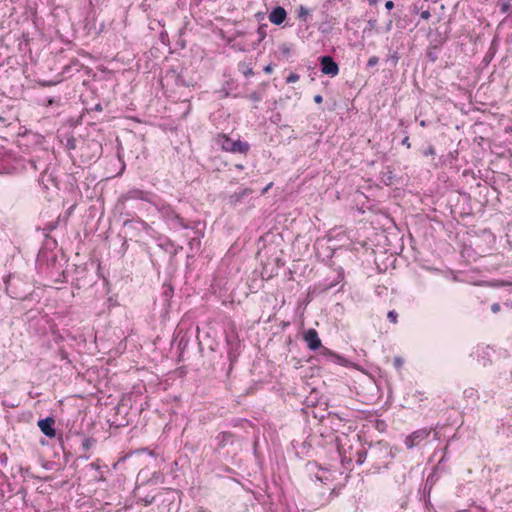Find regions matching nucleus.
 <instances>
[{"label":"nucleus","mask_w":512,"mask_h":512,"mask_svg":"<svg viewBox=\"0 0 512 512\" xmlns=\"http://www.w3.org/2000/svg\"><path fill=\"white\" fill-rule=\"evenodd\" d=\"M379 62V58L377 56H371L367 61V68H372L376 66Z\"/></svg>","instance_id":"obj_41"},{"label":"nucleus","mask_w":512,"mask_h":512,"mask_svg":"<svg viewBox=\"0 0 512 512\" xmlns=\"http://www.w3.org/2000/svg\"><path fill=\"white\" fill-rule=\"evenodd\" d=\"M66 147H67V149H69V150H74V149L76 148V139H75L73 136H71V137H69V138L67 139V141H66Z\"/></svg>","instance_id":"obj_39"},{"label":"nucleus","mask_w":512,"mask_h":512,"mask_svg":"<svg viewBox=\"0 0 512 512\" xmlns=\"http://www.w3.org/2000/svg\"><path fill=\"white\" fill-rule=\"evenodd\" d=\"M21 494L22 496V499L24 500L26 495H27V489L25 487H21L18 491H17V495Z\"/></svg>","instance_id":"obj_50"},{"label":"nucleus","mask_w":512,"mask_h":512,"mask_svg":"<svg viewBox=\"0 0 512 512\" xmlns=\"http://www.w3.org/2000/svg\"><path fill=\"white\" fill-rule=\"evenodd\" d=\"M149 195L150 193L141 189H131L125 194L122 195L123 200H142V201H149Z\"/></svg>","instance_id":"obj_17"},{"label":"nucleus","mask_w":512,"mask_h":512,"mask_svg":"<svg viewBox=\"0 0 512 512\" xmlns=\"http://www.w3.org/2000/svg\"><path fill=\"white\" fill-rule=\"evenodd\" d=\"M314 102L317 104H321L323 102V97L320 94L314 96Z\"/></svg>","instance_id":"obj_55"},{"label":"nucleus","mask_w":512,"mask_h":512,"mask_svg":"<svg viewBox=\"0 0 512 512\" xmlns=\"http://www.w3.org/2000/svg\"><path fill=\"white\" fill-rule=\"evenodd\" d=\"M303 340L306 342L307 347L311 351H319V356L325 358L327 361L340 363L344 361V358L337 355L333 351L322 345L321 339L319 338L318 332L309 328L303 332Z\"/></svg>","instance_id":"obj_2"},{"label":"nucleus","mask_w":512,"mask_h":512,"mask_svg":"<svg viewBox=\"0 0 512 512\" xmlns=\"http://www.w3.org/2000/svg\"><path fill=\"white\" fill-rule=\"evenodd\" d=\"M238 70L243 73L245 77H249L254 75L253 68L250 66V64L246 62H239L238 63Z\"/></svg>","instance_id":"obj_30"},{"label":"nucleus","mask_w":512,"mask_h":512,"mask_svg":"<svg viewBox=\"0 0 512 512\" xmlns=\"http://www.w3.org/2000/svg\"><path fill=\"white\" fill-rule=\"evenodd\" d=\"M477 39H478V36L474 37L473 35H466L461 43V47H462L463 51L468 53L469 46L476 45Z\"/></svg>","instance_id":"obj_28"},{"label":"nucleus","mask_w":512,"mask_h":512,"mask_svg":"<svg viewBox=\"0 0 512 512\" xmlns=\"http://www.w3.org/2000/svg\"><path fill=\"white\" fill-rule=\"evenodd\" d=\"M54 424L55 418L53 416L39 419L37 422L40 431L48 438H55L57 435Z\"/></svg>","instance_id":"obj_8"},{"label":"nucleus","mask_w":512,"mask_h":512,"mask_svg":"<svg viewBox=\"0 0 512 512\" xmlns=\"http://www.w3.org/2000/svg\"><path fill=\"white\" fill-rule=\"evenodd\" d=\"M43 166H45V168L42 171L41 177L39 179L40 184H42L45 189H49L50 186L58 187L56 178L52 175V173H48V167L46 164L43 163Z\"/></svg>","instance_id":"obj_18"},{"label":"nucleus","mask_w":512,"mask_h":512,"mask_svg":"<svg viewBox=\"0 0 512 512\" xmlns=\"http://www.w3.org/2000/svg\"><path fill=\"white\" fill-rule=\"evenodd\" d=\"M157 245L162 250L169 253L171 257H174L179 249H182V247L175 248L174 243L169 238H159Z\"/></svg>","instance_id":"obj_20"},{"label":"nucleus","mask_w":512,"mask_h":512,"mask_svg":"<svg viewBox=\"0 0 512 512\" xmlns=\"http://www.w3.org/2000/svg\"><path fill=\"white\" fill-rule=\"evenodd\" d=\"M471 274L469 271L463 272V281L469 282L472 285H480V271L477 268L471 269Z\"/></svg>","instance_id":"obj_23"},{"label":"nucleus","mask_w":512,"mask_h":512,"mask_svg":"<svg viewBox=\"0 0 512 512\" xmlns=\"http://www.w3.org/2000/svg\"><path fill=\"white\" fill-rule=\"evenodd\" d=\"M6 293L13 299H18L23 303V309H25L24 317L30 321L41 314L42 309L29 306L27 303L39 304L41 301V295L33 290L27 293L25 289L27 284L18 276L9 274L4 278Z\"/></svg>","instance_id":"obj_1"},{"label":"nucleus","mask_w":512,"mask_h":512,"mask_svg":"<svg viewBox=\"0 0 512 512\" xmlns=\"http://www.w3.org/2000/svg\"><path fill=\"white\" fill-rule=\"evenodd\" d=\"M392 59L394 60V63L396 64V63H397V61H398V59H399L398 54H397V53H394V54L392 55Z\"/></svg>","instance_id":"obj_64"},{"label":"nucleus","mask_w":512,"mask_h":512,"mask_svg":"<svg viewBox=\"0 0 512 512\" xmlns=\"http://www.w3.org/2000/svg\"><path fill=\"white\" fill-rule=\"evenodd\" d=\"M352 460H353V457H352V456H350V457H349V459H348L346 456H343V458H342V462H343V463H344V462H351Z\"/></svg>","instance_id":"obj_62"},{"label":"nucleus","mask_w":512,"mask_h":512,"mask_svg":"<svg viewBox=\"0 0 512 512\" xmlns=\"http://www.w3.org/2000/svg\"><path fill=\"white\" fill-rule=\"evenodd\" d=\"M95 443L96 440L92 437L84 438L82 441V449L88 451Z\"/></svg>","instance_id":"obj_34"},{"label":"nucleus","mask_w":512,"mask_h":512,"mask_svg":"<svg viewBox=\"0 0 512 512\" xmlns=\"http://www.w3.org/2000/svg\"><path fill=\"white\" fill-rule=\"evenodd\" d=\"M60 99L58 98L57 100H55L54 98H46L44 101H43V104L46 105V106H49V105H52L53 103H59Z\"/></svg>","instance_id":"obj_46"},{"label":"nucleus","mask_w":512,"mask_h":512,"mask_svg":"<svg viewBox=\"0 0 512 512\" xmlns=\"http://www.w3.org/2000/svg\"><path fill=\"white\" fill-rule=\"evenodd\" d=\"M235 435L229 431L220 432L217 437V447L219 449L225 448L228 445H232L235 441Z\"/></svg>","instance_id":"obj_19"},{"label":"nucleus","mask_w":512,"mask_h":512,"mask_svg":"<svg viewBox=\"0 0 512 512\" xmlns=\"http://www.w3.org/2000/svg\"><path fill=\"white\" fill-rule=\"evenodd\" d=\"M195 230V234H197L195 237L191 238L189 240V247L191 250H194V249H199L200 248V232L196 229Z\"/></svg>","instance_id":"obj_31"},{"label":"nucleus","mask_w":512,"mask_h":512,"mask_svg":"<svg viewBox=\"0 0 512 512\" xmlns=\"http://www.w3.org/2000/svg\"><path fill=\"white\" fill-rule=\"evenodd\" d=\"M319 64L321 72L324 75L335 77L339 73V65L330 55H323L319 57Z\"/></svg>","instance_id":"obj_6"},{"label":"nucleus","mask_w":512,"mask_h":512,"mask_svg":"<svg viewBox=\"0 0 512 512\" xmlns=\"http://www.w3.org/2000/svg\"><path fill=\"white\" fill-rule=\"evenodd\" d=\"M431 429L422 428L412 432L406 437L404 444L407 449H412L418 446L424 439L430 435Z\"/></svg>","instance_id":"obj_7"},{"label":"nucleus","mask_w":512,"mask_h":512,"mask_svg":"<svg viewBox=\"0 0 512 512\" xmlns=\"http://www.w3.org/2000/svg\"><path fill=\"white\" fill-rule=\"evenodd\" d=\"M424 393H422L421 391H416L415 393H413V397H419L418 401H423L425 399H427V397H423Z\"/></svg>","instance_id":"obj_49"},{"label":"nucleus","mask_w":512,"mask_h":512,"mask_svg":"<svg viewBox=\"0 0 512 512\" xmlns=\"http://www.w3.org/2000/svg\"><path fill=\"white\" fill-rule=\"evenodd\" d=\"M370 448V457L374 460L380 459L383 456L392 457V453L389 450V445L386 442H377L376 444H371Z\"/></svg>","instance_id":"obj_9"},{"label":"nucleus","mask_w":512,"mask_h":512,"mask_svg":"<svg viewBox=\"0 0 512 512\" xmlns=\"http://www.w3.org/2000/svg\"><path fill=\"white\" fill-rule=\"evenodd\" d=\"M174 295V287L170 283H164L162 285L160 301L163 310L168 311L171 306V299Z\"/></svg>","instance_id":"obj_12"},{"label":"nucleus","mask_w":512,"mask_h":512,"mask_svg":"<svg viewBox=\"0 0 512 512\" xmlns=\"http://www.w3.org/2000/svg\"><path fill=\"white\" fill-rule=\"evenodd\" d=\"M256 33L258 35V38H257L256 41L253 42V44H252L253 48H256L265 39V37L267 35V25L266 24H261L257 28Z\"/></svg>","instance_id":"obj_24"},{"label":"nucleus","mask_w":512,"mask_h":512,"mask_svg":"<svg viewBox=\"0 0 512 512\" xmlns=\"http://www.w3.org/2000/svg\"><path fill=\"white\" fill-rule=\"evenodd\" d=\"M438 49H432V46L430 45L427 51V58L431 62H436L438 59L437 51Z\"/></svg>","instance_id":"obj_35"},{"label":"nucleus","mask_w":512,"mask_h":512,"mask_svg":"<svg viewBox=\"0 0 512 512\" xmlns=\"http://www.w3.org/2000/svg\"><path fill=\"white\" fill-rule=\"evenodd\" d=\"M86 272V267H77L75 270L76 277L74 278L73 285L78 288H84L86 286H91L93 283V277L90 279L87 278L86 275H84Z\"/></svg>","instance_id":"obj_13"},{"label":"nucleus","mask_w":512,"mask_h":512,"mask_svg":"<svg viewBox=\"0 0 512 512\" xmlns=\"http://www.w3.org/2000/svg\"><path fill=\"white\" fill-rule=\"evenodd\" d=\"M343 278H344V271L341 268L339 273H338V275H337V279L336 280L331 281L329 283H327V282L320 283L317 287H315V290H318L319 293L327 292L330 289H332L333 287H335L340 281H342Z\"/></svg>","instance_id":"obj_22"},{"label":"nucleus","mask_w":512,"mask_h":512,"mask_svg":"<svg viewBox=\"0 0 512 512\" xmlns=\"http://www.w3.org/2000/svg\"><path fill=\"white\" fill-rule=\"evenodd\" d=\"M263 71L267 74L271 73L273 71V66L272 64H268L266 65L264 68H263Z\"/></svg>","instance_id":"obj_56"},{"label":"nucleus","mask_w":512,"mask_h":512,"mask_svg":"<svg viewBox=\"0 0 512 512\" xmlns=\"http://www.w3.org/2000/svg\"><path fill=\"white\" fill-rule=\"evenodd\" d=\"M81 67H82V65L80 64L79 60L74 59L71 61V63L69 65H67L64 68V73H69L72 68H74L77 72H79Z\"/></svg>","instance_id":"obj_32"},{"label":"nucleus","mask_w":512,"mask_h":512,"mask_svg":"<svg viewBox=\"0 0 512 512\" xmlns=\"http://www.w3.org/2000/svg\"><path fill=\"white\" fill-rule=\"evenodd\" d=\"M226 341L228 345V358L232 364L233 362L236 361L239 355L240 343L238 340V336L234 334L227 336Z\"/></svg>","instance_id":"obj_11"},{"label":"nucleus","mask_w":512,"mask_h":512,"mask_svg":"<svg viewBox=\"0 0 512 512\" xmlns=\"http://www.w3.org/2000/svg\"><path fill=\"white\" fill-rule=\"evenodd\" d=\"M102 110H103V107L100 103H97L93 108H91V111L101 112Z\"/></svg>","instance_id":"obj_58"},{"label":"nucleus","mask_w":512,"mask_h":512,"mask_svg":"<svg viewBox=\"0 0 512 512\" xmlns=\"http://www.w3.org/2000/svg\"><path fill=\"white\" fill-rule=\"evenodd\" d=\"M423 155L424 156H431V155H434L435 154V149L432 145H430L429 147H427L425 150H423Z\"/></svg>","instance_id":"obj_45"},{"label":"nucleus","mask_w":512,"mask_h":512,"mask_svg":"<svg viewBox=\"0 0 512 512\" xmlns=\"http://www.w3.org/2000/svg\"><path fill=\"white\" fill-rule=\"evenodd\" d=\"M253 189L251 188H244L240 191L234 192L233 194L229 195L228 197V203L230 205L236 206L239 203L249 201V199L252 197Z\"/></svg>","instance_id":"obj_10"},{"label":"nucleus","mask_w":512,"mask_h":512,"mask_svg":"<svg viewBox=\"0 0 512 512\" xmlns=\"http://www.w3.org/2000/svg\"><path fill=\"white\" fill-rule=\"evenodd\" d=\"M491 310H492L493 312H495V313H496V312H498V311H500V305H499L498 303H494V304L491 306Z\"/></svg>","instance_id":"obj_61"},{"label":"nucleus","mask_w":512,"mask_h":512,"mask_svg":"<svg viewBox=\"0 0 512 512\" xmlns=\"http://www.w3.org/2000/svg\"><path fill=\"white\" fill-rule=\"evenodd\" d=\"M302 445H303V448H304V449H310V448H311V444H310V443H308V442H303V444H302Z\"/></svg>","instance_id":"obj_63"},{"label":"nucleus","mask_w":512,"mask_h":512,"mask_svg":"<svg viewBox=\"0 0 512 512\" xmlns=\"http://www.w3.org/2000/svg\"><path fill=\"white\" fill-rule=\"evenodd\" d=\"M154 499V496H146L145 498L142 499V501L144 502L145 506H148L153 503Z\"/></svg>","instance_id":"obj_47"},{"label":"nucleus","mask_w":512,"mask_h":512,"mask_svg":"<svg viewBox=\"0 0 512 512\" xmlns=\"http://www.w3.org/2000/svg\"><path fill=\"white\" fill-rule=\"evenodd\" d=\"M290 51V47L285 43L279 46V52L285 57H288L290 55Z\"/></svg>","instance_id":"obj_36"},{"label":"nucleus","mask_w":512,"mask_h":512,"mask_svg":"<svg viewBox=\"0 0 512 512\" xmlns=\"http://www.w3.org/2000/svg\"><path fill=\"white\" fill-rule=\"evenodd\" d=\"M140 452H148V449H147V448H144V449H141V450L134 451V452H132V453L127 454L126 456H124V457L122 458V460H125V459H127V458L131 457L133 454H135V453H140Z\"/></svg>","instance_id":"obj_51"},{"label":"nucleus","mask_w":512,"mask_h":512,"mask_svg":"<svg viewBox=\"0 0 512 512\" xmlns=\"http://www.w3.org/2000/svg\"><path fill=\"white\" fill-rule=\"evenodd\" d=\"M435 476H436V472L434 471L426 479V482H425V485H424V488H423V494L427 495L428 497L430 495V492H431V489H432L433 485L436 482Z\"/></svg>","instance_id":"obj_26"},{"label":"nucleus","mask_w":512,"mask_h":512,"mask_svg":"<svg viewBox=\"0 0 512 512\" xmlns=\"http://www.w3.org/2000/svg\"><path fill=\"white\" fill-rule=\"evenodd\" d=\"M216 144L221 147V149L225 152L230 153H240L247 154L250 150V145L248 142L241 140H233L226 134H218L216 139Z\"/></svg>","instance_id":"obj_4"},{"label":"nucleus","mask_w":512,"mask_h":512,"mask_svg":"<svg viewBox=\"0 0 512 512\" xmlns=\"http://www.w3.org/2000/svg\"><path fill=\"white\" fill-rule=\"evenodd\" d=\"M0 124L3 125V126H9L10 125V123L8 122V120L4 116H0Z\"/></svg>","instance_id":"obj_59"},{"label":"nucleus","mask_w":512,"mask_h":512,"mask_svg":"<svg viewBox=\"0 0 512 512\" xmlns=\"http://www.w3.org/2000/svg\"><path fill=\"white\" fill-rule=\"evenodd\" d=\"M287 17V12L282 6H276L269 13L268 18L274 25H281Z\"/></svg>","instance_id":"obj_14"},{"label":"nucleus","mask_w":512,"mask_h":512,"mask_svg":"<svg viewBox=\"0 0 512 512\" xmlns=\"http://www.w3.org/2000/svg\"><path fill=\"white\" fill-rule=\"evenodd\" d=\"M367 455L368 451L365 448H361L355 452L353 459L357 465H362L365 462Z\"/></svg>","instance_id":"obj_29"},{"label":"nucleus","mask_w":512,"mask_h":512,"mask_svg":"<svg viewBox=\"0 0 512 512\" xmlns=\"http://www.w3.org/2000/svg\"><path fill=\"white\" fill-rule=\"evenodd\" d=\"M429 37L432 49H440L443 46V44L448 40L447 32L441 33L438 30H436L434 33H430Z\"/></svg>","instance_id":"obj_15"},{"label":"nucleus","mask_w":512,"mask_h":512,"mask_svg":"<svg viewBox=\"0 0 512 512\" xmlns=\"http://www.w3.org/2000/svg\"><path fill=\"white\" fill-rule=\"evenodd\" d=\"M297 16H298L299 19H301L304 22H306L307 18L309 16V10L305 6L300 5V7L297 10Z\"/></svg>","instance_id":"obj_33"},{"label":"nucleus","mask_w":512,"mask_h":512,"mask_svg":"<svg viewBox=\"0 0 512 512\" xmlns=\"http://www.w3.org/2000/svg\"><path fill=\"white\" fill-rule=\"evenodd\" d=\"M89 467H90L91 469L96 470V471H99V470H100V468H101V467H100V465H99V463H98V461L90 463V464H89Z\"/></svg>","instance_id":"obj_53"},{"label":"nucleus","mask_w":512,"mask_h":512,"mask_svg":"<svg viewBox=\"0 0 512 512\" xmlns=\"http://www.w3.org/2000/svg\"><path fill=\"white\" fill-rule=\"evenodd\" d=\"M115 414L116 416H123L121 420H118L116 419L114 421V423L117 424V426H125V425H128L129 421L128 419H126V415L128 414V405L125 404L123 401L121 403H119L116 407H115Z\"/></svg>","instance_id":"obj_21"},{"label":"nucleus","mask_w":512,"mask_h":512,"mask_svg":"<svg viewBox=\"0 0 512 512\" xmlns=\"http://www.w3.org/2000/svg\"><path fill=\"white\" fill-rule=\"evenodd\" d=\"M2 405L7 408H16L19 406V403L11 400H3Z\"/></svg>","instance_id":"obj_42"},{"label":"nucleus","mask_w":512,"mask_h":512,"mask_svg":"<svg viewBox=\"0 0 512 512\" xmlns=\"http://www.w3.org/2000/svg\"><path fill=\"white\" fill-rule=\"evenodd\" d=\"M387 318L391 323H397L398 314L395 310H391L387 314Z\"/></svg>","instance_id":"obj_40"},{"label":"nucleus","mask_w":512,"mask_h":512,"mask_svg":"<svg viewBox=\"0 0 512 512\" xmlns=\"http://www.w3.org/2000/svg\"><path fill=\"white\" fill-rule=\"evenodd\" d=\"M421 18L424 20H428L431 16L429 10L422 11L420 14Z\"/></svg>","instance_id":"obj_52"},{"label":"nucleus","mask_w":512,"mask_h":512,"mask_svg":"<svg viewBox=\"0 0 512 512\" xmlns=\"http://www.w3.org/2000/svg\"><path fill=\"white\" fill-rule=\"evenodd\" d=\"M300 76L297 73H290L286 78V83H294L299 80Z\"/></svg>","instance_id":"obj_44"},{"label":"nucleus","mask_w":512,"mask_h":512,"mask_svg":"<svg viewBox=\"0 0 512 512\" xmlns=\"http://www.w3.org/2000/svg\"><path fill=\"white\" fill-rule=\"evenodd\" d=\"M385 8H386L387 10H389V11H390V10H392V9L394 8V2H393V1H391V0L387 1V2L385 3Z\"/></svg>","instance_id":"obj_54"},{"label":"nucleus","mask_w":512,"mask_h":512,"mask_svg":"<svg viewBox=\"0 0 512 512\" xmlns=\"http://www.w3.org/2000/svg\"><path fill=\"white\" fill-rule=\"evenodd\" d=\"M392 180H393L392 171H389L388 173H386V174H384V175H383L382 182H383L385 185H390V184H392Z\"/></svg>","instance_id":"obj_38"},{"label":"nucleus","mask_w":512,"mask_h":512,"mask_svg":"<svg viewBox=\"0 0 512 512\" xmlns=\"http://www.w3.org/2000/svg\"><path fill=\"white\" fill-rule=\"evenodd\" d=\"M403 363H404V361H403V359H402L401 357H399V356L394 357V359H393V365H394V367H395L396 369H400V368H402Z\"/></svg>","instance_id":"obj_43"},{"label":"nucleus","mask_w":512,"mask_h":512,"mask_svg":"<svg viewBox=\"0 0 512 512\" xmlns=\"http://www.w3.org/2000/svg\"><path fill=\"white\" fill-rule=\"evenodd\" d=\"M28 163H29L30 167H31L33 170H35V171L39 170V167H38V165H37V163H38V162H37L36 160H34V159H30V160L28 161Z\"/></svg>","instance_id":"obj_48"},{"label":"nucleus","mask_w":512,"mask_h":512,"mask_svg":"<svg viewBox=\"0 0 512 512\" xmlns=\"http://www.w3.org/2000/svg\"><path fill=\"white\" fill-rule=\"evenodd\" d=\"M123 227L127 231L132 232L135 237L140 236L142 232L147 233L148 230L150 229L148 223H146L138 216H134L131 219L124 220Z\"/></svg>","instance_id":"obj_5"},{"label":"nucleus","mask_w":512,"mask_h":512,"mask_svg":"<svg viewBox=\"0 0 512 512\" xmlns=\"http://www.w3.org/2000/svg\"><path fill=\"white\" fill-rule=\"evenodd\" d=\"M334 29V23L330 20L323 21L318 26V31L323 35L330 34Z\"/></svg>","instance_id":"obj_27"},{"label":"nucleus","mask_w":512,"mask_h":512,"mask_svg":"<svg viewBox=\"0 0 512 512\" xmlns=\"http://www.w3.org/2000/svg\"><path fill=\"white\" fill-rule=\"evenodd\" d=\"M267 83H262L258 90L253 91L248 95V98L254 102L262 100Z\"/></svg>","instance_id":"obj_25"},{"label":"nucleus","mask_w":512,"mask_h":512,"mask_svg":"<svg viewBox=\"0 0 512 512\" xmlns=\"http://www.w3.org/2000/svg\"><path fill=\"white\" fill-rule=\"evenodd\" d=\"M176 84L178 86H183V87L189 86V83L184 79V77L181 73H179L176 77Z\"/></svg>","instance_id":"obj_37"},{"label":"nucleus","mask_w":512,"mask_h":512,"mask_svg":"<svg viewBox=\"0 0 512 512\" xmlns=\"http://www.w3.org/2000/svg\"><path fill=\"white\" fill-rule=\"evenodd\" d=\"M402 145L406 146L407 148H410L411 147V144H410V141H409V137L406 136L403 140H402Z\"/></svg>","instance_id":"obj_57"},{"label":"nucleus","mask_w":512,"mask_h":512,"mask_svg":"<svg viewBox=\"0 0 512 512\" xmlns=\"http://www.w3.org/2000/svg\"><path fill=\"white\" fill-rule=\"evenodd\" d=\"M305 403L308 406H314L316 404V400H313V399H310V397H307L306 400H305Z\"/></svg>","instance_id":"obj_60"},{"label":"nucleus","mask_w":512,"mask_h":512,"mask_svg":"<svg viewBox=\"0 0 512 512\" xmlns=\"http://www.w3.org/2000/svg\"><path fill=\"white\" fill-rule=\"evenodd\" d=\"M137 479H141L143 482L150 483V484H158L163 483L164 481V474L160 471H154L152 473V476L150 478H147V473L144 470H141L138 473Z\"/></svg>","instance_id":"obj_16"},{"label":"nucleus","mask_w":512,"mask_h":512,"mask_svg":"<svg viewBox=\"0 0 512 512\" xmlns=\"http://www.w3.org/2000/svg\"><path fill=\"white\" fill-rule=\"evenodd\" d=\"M162 217L173 228L196 229V222H190L177 213L170 205H163L160 209Z\"/></svg>","instance_id":"obj_3"}]
</instances>
